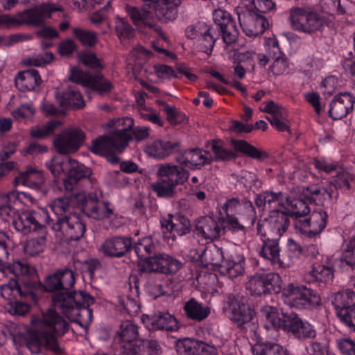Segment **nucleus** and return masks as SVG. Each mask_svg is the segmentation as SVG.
Wrapping results in <instances>:
<instances>
[{
  "instance_id": "nucleus-62",
  "label": "nucleus",
  "mask_w": 355,
  "mask_h": 355,
  "mask_svg": "<svg viewBox=\"0 0 355 355\" xmlns=\"http://www.w3.org/2000/svg\"><path fill=\"white\" fill-rule=\"evenodd\" d=\"M54 55L51 52H46L35 56L26 58L23 63L26 66L43 67L52 62Z\"/></svg>"
},
{
  "instance_id": "nucleus-25",
  "label": "nucleus",
  "mask_w": 355,
  "mask_h": 355,
  "mask_svg": "<svg viewBox=\"0 0 355 355\" xmlns=\"http://www.w3.org/2000/svg\"><path fill=\"white\" fill-rule=\"evenodd\" d=\"M141 321L149 330L166 329L174 331L179 328L176 318L168 312H160L152 316L144 315Z\"/></svg>"
},
{
  "instance_id": "nucleus-3",
  "label": "nucleus",
  "mask_w": 355,
  "mask_h": 355,
  "mask_svg": "<svg viewBox=\"0 0 355 355\" xmlns=\"http://www.w3.org/2000/svg\"><path fill=\"white\" fill-rule=\"evenodd\" d=\"M46 166L55 177L66 176L63 184L67 191L75 189L79 182L92 175L90 168L71 157H53Z\"/></svg>"
},
{
  "instance_id": "nucleus-49",
  "label": "nucleus",
  "mask_w": 355,
  "mask_h": 355,
  "mask_svg": "<svg viewBox=\"0 0 355 355\" xmlns=\"http://www.w3.org/2000/svg\"><path fill=\"white\" fill-rule=\"evenodd\" d=\"M310 275L313 280L325 283L331 282L334 275L333 268L325 264H314Z\"/></svg>"
},
{
  "instance_id": "nucleus-33",
  "label": "nucleus",
  "mask_w": 355,
  "mask_h": 355,
  "mask_svg": "<svg viewBox=\"0 0 355 355\" xmlns=\"http://www.w3.org/2000/svg\"><path fill=\"white\" fill-rule=\"evenodd\" d=\"M41 83L40 73L34 69L19 71L15 78L16 87L22 92L34 90Z\"/></svg>"
},
{
  "instance_id": "nucleus-31",
  "label": "nucleus",
  "mask_w": 355,
  "mask_h": 355,
  "mask_svg": "<svg viewBox=\"0 0 355 355\" xmlns=\"http://www.w3.org/2000/svg\"><path fill=\"white\" fill-rule=\"evenodd\" d=\"M332 184L329 187L317 184L311 185L302 189V197L309 202L318 205H323L333 198Z\"/></svg>"
},
{
  "instance_id": "nucleus-15",
  "label": "nucleus",
  "mask_w": 355,
  "mask_h": 355,
  "mask_svg": "<svg viewBox=\"0 0 355 355\" xmlns=\"http://www.w3.org/2000/svg\"><path fill=\"white\" fill-rule=\"evenodd\" d=\"M138 327L130 320L123 321L116 334V340L126 355H132L139 343Z\"/></svg>"
},
{
  "instance_id": "nucleus-35",
  "label": "nucleus",
  "mask_w": 355,
  "mask_h": 355,
  "mask_svg": "<svg viewBox=\"0 0 355 355\" xmlns=\"http://www.w3.org/2000/svg\"><path fill=\"white\" fill-rule=\"evenodd\" d=\"M244 265V257L241 254H235L224 259L218 271L224 276L235 278L243 272Z\"/></svg>"
},
{
  "instance_id": "nucleus-42",
  "label": "nucleus",
  "mask_w": 355,
  "mask_h": 355,
  "mask_svg": "<svg viewBox=\"0 0 355 355\" xmlns=\"http://www.w3.org/2000/svg\"><path fill=\"white\" fill-rule=\"evenodd\" d=\"M155 250V245L150 236H145L135 243V251L139 260V264L143 270L144 266H146V261L150 257L148 255L154 252Z\"/></svg>"
},
{
  "instance_id": "nucleus-20",
  "label": "nucleus",
  "mask_w": 355,
  "mask_h": 355,
  "mask_svg": "<svg viewBox=\"0 0 355 355\" xmlns=\"http://www.w3.org/2000/svg\"><path fill=\"white\" fill-rule=\"evenodd\" d=\"M261 318L266 322V329L273 327L276 329L285 330L290 320L291 313H284L281 309L272 305L266 304L260 309Z\"/></svg>"
},
{
  "instance_id": "nucleus-5",
  "label": "nucleus",
  "mask_w": 355,
  "mask_h": 355,
  "mask_svg": "<svg viewBox=\"0 0 355 355\" xmlns=\"http://www.w3.org/2000/svg\"><path fill=\"white\" fill-rule=\"evenodd\" d=\"M280 294L286 305L298 309H311L320 303V297L315 291L297 283L284 286Z\"/></svg>"
},
{
  "instance_id": "nucleus-63",
  "label": "nucleus",
  "mask_w": 355,
  "mask_h": 355,
  "mask_svg": "<svg viewBox=\"0 0 355 355\" xmlns=\"http://www.w3.org/2000/svg\"><path fill=\"white\" fill-rule=\"evenodd\" d=\"M249 22H250L260 35H262L265 30L269 27L268 19L260 12L252 11L249 13Z\"/></svg>"
},
{
  "instance_id": "nucleus-14",
  "label": "nucleus",
  "mask_w": 355,
  "mask_h": 355,
  "mask_svg": "<svg viewBox=\"0 0 355 355\" xmlns=\"http://www.w3.org/2000/svg\"><path fill=\"white\" fill-rule=\"evenodd\" d=\"M62 10V6H55L54 4L51 3H42L19 13V16L22 17L24 24L40 26L45 24L46 19L50 18L53 12H60Z\"/></svg>"
},
{
  "instance_id": "nucleus-38",
  "label": "nucleus",
  "mask_w": 355,
  "mask_h": 355,
  "mask_svg": "<svg viewBox=\"0 0 355 355\" xmlns=\"http://www.w3.org/2000/svg\"><path fill=\"white\" fill-rule=\"evenodd\" d=\"M35 233L37 236L28 239L24 247L25 253L31 257L40 255L46 247V227Z\"/></svg>"
},
{
  "instance_id": "nucleus-1",
  "label": "nucleus",
  "mask_w": 355,
  "mask_h": 355,
  "mask_svg": "<svg viewBox=\"0 0 355 355\" xmlns=\"http://www.w3.org/2000/svg\"><path fill=\"white\" fill-rule=\"evenodd\" d=\"M67 329V322L53 309L34 315L27 331L26 346L35 354L40 352L42 346L57 352L60 350L57 339Z\"/></svg>"
},
{
  "instance_id": "nucleus-64",
  "label": "nucleus",
  "mask_w": 355,
  "mask_h": 355,
  "mask_svg": "<svg viewBox=\"0 0 355 355\" xmlns=\"http://www.w3.org/2000/svg\"><path fill=\"white\" fill-rule=\"evenodd\" d=\"M272 58L274 62L270 67V72L276 76L283 74L288 67V62L286 55L279 52L277 55L275 54Z\"/></svg>"
},
{
  "instance_id": "nucleus-28",
  "label": "nucleus",
  "mask_w": 355,
  "mask_h": 355,
  "mask_svg": "<svg viewBox=\"0 0 355 355\" xmlns=\"http://www.w3.org/2000/svg\"><path fill=\"white\" fill-rule=\"evenodd\" d=\"M157 175L174 187L183 184L189 178V173L185 168L170 164L160 166L157 171Z\"/></svg>"
},
{
  "instance_id": "nucleus-18",
  "label": "nucleus",
  "mask_w": 355,
  "mask_h": 355,
  "mask_svg": "<svg viewBox=\"0 0 355 355\" xmlns=\"http://www.w3.org/2000/svg\"><path fill=\"white\" fill-rule=\"evenodd\" d=\"M227 309L230 318L238 326L250 322L254 315L253 309L239 297L229 298Z\"/></svg>"
},
{
  "instance_id": "nucleus-37",
  "label": "nucleus",
  "mask_w": 355,
  "mask_h": 355,
  "mask_svg": "<svg viewBox=\"0 0 355 355\" xmlns=\"http://www.w3.org/2000/svg\"><path fill=\"white\" fill-rule=\"evenodd\" d=\"M255 203L258 207H261L263 211L270 213V211L279 210L282 208V193L273 192H263L258 195L255 198Z\"/></svg>"
},
{
  "instance_id": "nucleus-26",
  "label": "nucleus",
  "mask_w": 355,
  "mask_h": 355,
  "mask_svg": "<svg viewBox=\"0 0 355 355\" xmlns=\"http://www.w3.org/2000/svg\"><path fill=\"white\" fill-rule=\"evenodd\" d=\"M148 6L156 17L162 21L167 22L174 20L178 15L177 8L182 3V0H153Z\"/></svg>"
},
{
  "instance_id": "nucleus-7",
  "label": "nucleus",
  "mask_w": 355,
  "mask_h": 355,
  "mask_svg": "<svg viewBox=\"0 0 355 355\" xmlns=\"http://www.w3.org/2000/svg\"><path fill=\"white\" fill-rule=\"evenodd\" d=\"M75 304L74 299L71 296L64 297L63 295H60L53 299V305L55 309H60L71 322L87 328L92 320V310L88 307H78L75 306Z\"/></svg>"
},
{
  "instance_id": "nucleus-19",
  "label": "nucleus",
  "mask_w": 355,
  "mask_h": 355,
  "mask_svg": "<svg viewBox=\"0 0 355 355\" xmlns=\"http://www.w3.org/2000/svg\"><path fill=\"white\" fill-rule=\"evenodd\" d=\"M160 223L162 229L167 231L166 239L175 240L177 236H182L189 231V220L181 214L168 215L162 218Z\"/></svg>"
},
{
  "instance_id": "nucleus-16",
  "label": "nucleus",
  "mask_w": 355,
  "mask_h": 355,
  "mask_svg": "<svg viewBox=\"0 0 355 355\" xmlns=\"http://www.w3.org/2000/svg\"><path fill=\"white\" fill-rule=\"evenodd\" d=\"M144 271L157 272L163 274H175L182 266V263L166 254H159L150 257L146 261Z\"/></svg>"
},
{
  "instance_id": "nucleus-17",
  "label": "nucleus",
  "mask_w": 355,
  "mask_h": 355,
  "mask_svg": "<svg viewBox=\"0 0 355 355\" xmlns=\"http://www.w3.org/2000/svg\"><path fill=\"white\" fill-rule=\"evenodd\" d=\"M12 212L8 216H13L12 225L17 231L23 234H28L46 228L45 225L39 224V221L37 220L35 216L37 212L25 210L16 214L15 209L12 208Z\"/></svg>"
},
{
  "instance_id": "nucleus-40",
  "label": "nucleus",
  "mask_w": 355,
  "mask_h": 355,
  "mask_svg": "<svg viewBox=\"0 0 355 355\" xmlns=\"http://www.w3.org/2000/svg\"><path fill=\"white\" fill-rule=\"evenodd\" d=\"M253 355H289L287 349L272 341H257L252 344Z\"/></svg>"
},
{
  "instance_id": "nucleus-52",
  "label": "nucleus",
  "mask_w": 355,
  "mask_h": 355,
  "mask_svg": "<svg viewBox=\"0 0 355 355\" xmlns=\"http://www.w3.org/2000/svg\"><path fill=\"white\" fill-rule=\"evenodd\" d=\"M332 304L338 309L343 307L350 306L351 304L355 303V293L350 289H346L338 292L332 296Z\"/></svg>"
},
{
  "instance_id": "nucleus-9",
  "label": "nucleus",
  "mask_w": 355,
  "mask_h": 355,
  "mask_svg": "<svg viewBox=\"0 0 355 355\" xmlns=\"http://www.w3.org/2000/svg\"><path fill=\"white\" fill-rule=\"evenodd\" d=\"M327 218V213L320 209L313 211L308 218L295 220V227L303 236L314 238L320 235L326 227Z\"/></svg>"
},
{
  "instance_id": "nucleus-34",
  "label": "nucleus",
  "mask_w": 355,
  "mask_h": 355,
  "mask_svg": "<svg viewBox=\"0 0 355 355\" xmlns=\"http://www.w3.org/2000/svg\"><path fill=\"white\" fill-rule=\"evenodd\" d=\"M304 200L305 199L302 197V193H300V198L288 196L282 203V208L285 209L288 216L295 217V220L302 218L310 212V208Z\"/></svg>"
},
{
  "instance_id": "nucleus-47",
  "label": "nucleus",
  "mask_w": 355,
  "mask_h": 355,
  "mask_svg": "<svg viewBox=\"0 0 355 355\" xmlns=\"http://www.w3.org/2000/svg\"><path fill=\"white\" fill-rule=\"evenodd\" d=\"M302 253V248L293 239H288L285 254H282V268H286L292 266L299 259Z\"/></svg>"
},
{
  "instance_id": "nucleus-39",
  "label": "nucleus",
  "mask_w": 355,
  "mask_h": 355,
  "mask_svg": "<svg viewBox=\"0 0 355 355\" xmlns=\"http://www.w3.org/2000/svg\"><path fill=\"white\" fill-rule=\"evenodd\" d=\"M222 209L226 216L229 215H251L254 208L250 201H239L236 198L227 200L222 206Z\"/></svg>"
},
{
  "instance_id": "nucleus-6",
  "label": "nucleus",
  "mask_w": 355,
  "mask_h": 355,
  "mask_svg": "<svg viewBox=\"0 0 355 355\" xmlns=\"http://www.w3.org/2000/svg\"><path fill=\"white\" fill-rule=\"evenodd\" d=\"M78 208L82 210L87 216L97 220L110 218L113 214V210L110 207L107 201L100 202L97 194L91 192L78 193L74 198Z\"/></svg>"
},
{
  "instance_id": "nucleus-43",
  "label": "nucleus",
  "mask_w": 355,
  "mask_h": 355,
  "mask_svg": "<svg viewBox=\"0 0 355 355\" xmlns=\"http://www.w3.org/2000/svg\"><path fill=\"white\" fill-rule=\"evenodd\" d=\"M76 196V194H73L70 197L58 198L50 204L51 210L58 216V218L74 213L71 210L73 207H77L76 200H74Z\"/></svg>"
},
{
  "instance_id": "nucleus-13",
  "label": "nucleus",
  "mask_w": 355,
  "mask_h": 355,
  "mask_svg": "<svg viewBox=\"0 0 355 355\" xmlns=\"http://www.w3.org/2000/svg\"><path fill=\"white\" fill-rule=\"evenodd\" d=\"M214 21L219 28L223 41L226 45L230 46L237 42L239 31L229 12L223 10H216L214 13Z\"/></svg>"
},
{
  "instance_id": "nucleus-44",
  "label": "nucleus",
  "mask_w": 355,
  "mask_h": 355,
  "mask_svg": "<svg viewBox=\"0 0 355 355\" xmlns=\"http://www.w3.org/2000/svg\"><path fill=\"white\" fill-rule=\"evenodd\" d=\"M184 311L187 318L202 321L210 314L209 306L203 305L194 299L189 300L184 305Z\"/></svg>"
},
{
  "instance_id": "nucleus-11",
  "label": "nucleus",
  "mask_w": 355,
  "mask_h": 355,
  "mask_svg": "<svg viewBox=\"0 0 355 355\" xmlns=\"http://www.w3.org/2000/svg\"><path fill=\"white\" fill-rule=\"evenodd\" d=\"M52 229L57 232L62 231L69 239L78 240L83 236L86 227L80 215L73 213L58 218Z\"/></svg>"
},
{
  "instance_id": "nucleus-51",
  "label": "nucleus",
  "mask_w": 355,
  "mask_h": 355,
  "mask_svg": "<svg viewBox=\"0 0 355 355\" xmlns=\"http://www.w3.org/2000/svg\"><path fill=\"white\" fill-rule=\"evenodd\" d=\"M231 143L236 152L243 153L244 155H269L270 154V152L258 149L244 140L232 139Z\"/></svg>"
},
{
  "instance_id": "nucleus-23",
  "label": "nucleus",
  "mask_w": 355,
  "mask_h": 355,
  "mask_svg": "<svg viewBox=\"0 0 355 355\" xmlns=\"http://www.w3.org/2000/svg\"><path fill=\"white\" fill-rule=\"evenodd\" d=\"M354 103L355 97L349 92H343L336 95L329 105V116L334 120L345 117L352 112Z\"/></svg>"
},
{
  "instance_id": "nucleus-53",
  "label": "nucleus",
  "mask_w": 355,
  "mask_h": 355,
  "mask_svg": "<svg viewBox=\"0 0 355 355\" xmlns=\"http://www.w3.org/2000/svg\"><path fill=\"white\" fill-rule=\"evenodd\" d=\"M59 273V279L60 280L62 292H59L55 295L52 300L62 293L66 296L67 294H71L72 293L68 292V290L71 288L75 283V275L74 272L68 268L57 271Z\"/></svg>"
},
{
  "instance_id": "nucleus-21",
  "label": "nucleus",
  "mask_w": 355,
  "mask_h": 355,
  "mask_svg": "<svg viewBox=\"0 0 355 355\" xmlns=\"http://www.w3.org/2000/svg\"><path fill=\"white\" fill-rule=\"evenodd\" d=\"M289 220L288 214L283 211H270L269 216L263 220L259 222L257 229L259 234L265 236L261 232V227H268L275 235L281 236L288 229Z\"/></svg>"
},
{
  "instance_id": "nucleus-61",
  "label": "nucleus",
  "mask_w": 355,
  "mask_h": 355,
  "mask_svg": "<svg viewBox=\"0 0 355 355\" xmlns=\"http://www.w3.org/2000/svg\"><path fill=\"white\" fill-rule=\"evenodd\" d=\"M73 33L83 45L93 46L98 42L97 35L94 32L74 28Z\"/></svg>"
},
{
  "instance_id": "nucleus-50",
  "label": "nucleus",
  "mask_w": 355,
  "mask_h": 355,
  "mask_svg": "<svg viewBox=\"0 0 355 355\" xmlns=\"http://www.w3.org/2000/svg\"><path fill=\"white\" fill-rule=\"evenodd\" d=\"M264 281V275L257 273L249 278L246 284V290L253 296L266 294Z\"/></svg>"
},
{
  "instance_id": "nucleus-24",
  "label": "nucleus",
  "mask_w": 355,
  "mask_h": 355,
  "mask_svg": "<svg viewBox=\"0 0 355 355\" xmlns=\"http://www.w3.org/2000/svg\"><path fill=\"white\" fill-rule=\"evenodd\" d=\"M180 143L179 141L172 142L170 141L157 139L147 146L145 148V152L148 155H161L164 153H180L182 155L192 153H202V149L198 148L180 150Z\"/></svg>"
},
{
  "instance_id": "nucleus-41",
  "label": "nucleus",
  "mask_w": 355,
  "mask_h": 355,
  "mask_svg": "<svg viewBox=\"0 0 355 355\" xmlns=\"http://www.w3.org/2000/svg\"><path fill=\"white\" fill-rule=\"evenodd\" d=\"M202 261L205 262L206 267L218 271L224 261L223 252L216 245H211L203 250Z\"/></svg>"
},
{
  "instance_id": "nucleus-30",
  "label": "nucleus",
  "mask_w": 355,
  "mask_h": 355,
  "mask_svg": "<svg viewBox=\"0 0 355 355\" xmlns=\"http://www.w3.org/2000/svg\"><path fill=\"white\" fill-rule=\"evenodd\" d=\"M19 279L10 278L6 284L0 286L1 295L8 300L9 304H12V300L18 296L25 297L28 295L31 296L33 295L31 285L21 286L19 284Z\"/></svg>"
},
{
  "instance_id": "nucleus-4",
  "label": "nucleus",
  "mask_w": 355,
  "mask_h": 355,
  "mask_svg": "<svg viewBox=\"0 0 355 355\" xmlns=\"http://www.w3.org/2000/svg\"><path fill=\"white\" fill-rule=\"evenodd\" d=\"M288 21L293 31L306 34H315L328 25V19L316 11L294 7L289 11Z\"/></svg>"
},
{
  "instance_id": "nucleus-59",
  "label": "nucleus",
  "mask_w": 355,
  "mask_h": 355,
  "mask_svg": "<svg viewBox=\"0 0 355 355\" xmlns=\"http://www.w3.org/2000/svg\"><path fill=\"white\" fill-rule=\"evenodd\" d=\"M61 125L58 121H48L44 126L35 127L31 130V135L34 138L44 139L54 133L55 129Z\"/></svg>"
},
{
  "instance_id": "nucleus-27",
  "label": "nucleus",
  "mask_w": 355,
  "mask_h": 355,
  "mask_svg": "<svg viewBox=\"0 0 355 355\" xmlns=\"http://www.w3.org/2000/svg\"><path fill=\"white\" fill-rule=\"evenodd\" d=\"M284 331L291 334L294 337L302 338H313L316 336L313 326L306 320H302L295 313H291L290 320Z\"/></svg>"
},
{
  "instance_id": "nucleus-36",
  "label": "nucleus",
  "mask_w": 355,
  "mask_h": 355,
  "mask_svg": "<svg viewBox=\"0 0 355 355\" xmlns=\"http://www.w3.org/2000/svg\"><path fill=\"white\" fill-rule=\"evenodd\" d=\"M259 253L263 259L270 261L273 265L282 268V254H280V248L277 239H263Z\"/></svg>"
},
{
  "instance_id": "nucleus-46",
  "label": "nucleus",
  "mask_w": 355,
  "mask_h": 355,
  "mask_svg": "<svg viewBox=\"0 0 355 355\" xmlns=\"http://www.w3.org/2000/svg\"><path fill=\"white\" fill-rule=\"evenodd\" d=\"M13 201L15 204H21L28 206L35 202V199L26 192L12 191L7 193L0 195V205H8L9 202Z\"/></svg>"
},
{
  "instance_id": "nucleus-60",
  "label": "nucleus",
  "mask_w": 355,
  "mask_h": 355,
  "mask_svg": "<svg viewBox=\"0 0 355 355\" xmlns=\"http://www.w3.org/2000/svg\"><path fill=\"white\" fill-rule=\"evenodd\" d=\"M320 5L323 12L333 15H343L345 10L340 3V0H320Z\"/></svg>"
},
{
  "instance_id": "nucleus-58",
  "label": "nucleus",
  "mask_w": 355,
  "mask_h": 355,
  "mask_svg": "<svg viewBox=\"0 0 355 355\" xmlns=\"http://www.w3.org/2000/svg\"><path fill=\"white\" fill-rule=\"evenodd\" d=\"M343 250L341 260L347 265H355V234L344 241Z\"/></svg>"
},
{
  "instance_id": "nucleus-56",
  "label": "nucleus",
  "mask_w": 355,
  "mask_h": 355,
  "mask_svg": "<svg viewBox=\"0 0 355 355\" xmlns=\"http://www.w3.org/2000/svg\"><path fill=\"white\" fill-rule=\"evenodd\" d=\"M264 275V284L266 293H281L282 291L283 282L282 277L277 274L274 272L263 274Z\"/></svg>"
},
{
  "instance_id": "nucleus-32",
  "label": "nucleus",
  "mask_w": 355,
  "mask_h": 355,
  "mask_svg": "<svg viewBox=\"0 0 355 355\" xmlns=\"http://www.w3.org/2000/svg\"><path fill=\"white\" fill-rule=\"evenodd\" d=\"M132 245V241L130 238L114 237L106 240L101 249L106 256L120 257L130 250Z\"/></svg>"
},
{
  "instance_id": "nucleus-57",
  "label": "nucleus",
  "mask_w": 355,
  "mask_h": 355,
  "mask_svg": "<svg viewBox=\"0 0 355 355\" xmlns=\"http://www.w3.org/2000/svg\"><path fill=\"white\" fill-rule=\"evenodd\" d=\"M20 178L23 183H33L37 187H40L44 182L42 172L33 167H28L26 171L21 173Z\"/></svg>"
},
{
  "instance_id": "nucleus-12",
  "label": "nucleus",
  "mask_w": 355,
  "mask_h": 355,
  "mask_svg": "<svg viewBox=\"0 0 355 355\" xmlns=\"http://www.w3.org/2000/svg\"><path fill=\"white\" fill-rule=\"evenodd\" d=\"M225 221L217 217L204 216L196 223V234L207 243L216 239L225 234Z\"/></svg>"
},
{
  "instance_id": "nucleus-48",
  "label": "nucleus",
  "mask_w": 355,
  "mask_h": 355,
  "mask_svg": "<svg viewBox=\"0 0 355 355\" xmlns=\"http://www.w3.org/2000/svg\"><path fill=\"white\" fill-rule=\"evenodd\" d=\"M134 350L132 355H158L162 352L159 344L154 340H140Z\"/></svg>"
},
{
  "instance_id": "nucleus-45",
  "label": "nucleus",
  "mask_w": 355,
  "mask_h": 355,
  "mask_svg": "<svg viewBox=\"0 0 355 355\" xmlns=\"http://www.w3.org/2000/svg\"><path fill=\"white\" fill-rule=\"evenodd\" d=\"M200 34L198 44L200 50L210 55L220 34L214 27H207L205 31L201 32Z\"/></svg>"
},
{
  "instance_id": "nucleus-29",
  "label": "nucleus",
  "mask_w": 355,
  "mask_h": 355,
  "mask_svg": "<svg viewBox=\"0 0 355 355\" xmlns=\"http://www.w3.org/2000/svg\"><path fill=\"white\" fill-rule=\"evenodd\" d=\"M55 96L60 105L65 109L71 107L73 109L79 110L85 105L82 94L73 85H69L66 90L62 92L57 90Z\"/></svg>"
},
{
  "instance_id": "nucleus-8",
  "label": "nucleus",
  "mask_w": 355,
  "mask_h": 355,
  "mask_svg": "<svg viewBox=\"0 0 355 355\" xmlns=\"http://www.w3.org/2000/svg\"><path fill=\"white\" fill-rule=\"evenodd\" d=\"M69 80L100 94L110 92L113 87L112 83L103 75H93L78 69H71Z\"/></svg>"
},
{
  "instance_id": "nucleus-55",
  "label": "nucleus",
  "mask_w": 355,
  "mask_h": 355,
  "mask_svg": "<svg viewBox=\"0 0 355 355\" xmlns=\"http://www.w3.org/2000/svg\"><path fill=\"white\" fill-rule=\"evenodd\" d=\"M337 316L346 327L355 331V305L343 307L337 311Z\"/></svg>"
},
{
  "instance_id": "nucleus-54",
  "label": "nucleus",
  "mask_w": 355,
  "mask_h": 355,
  "mask_svg": "<svg viewBox=\"0 0 355 355\" xmlns=\"http://www.w3.org/2000/svg\"><path fill=\"white\" fill-rule=\"evenodd\" d=\"M128 13L135 24H139L145 20L153 17V12L149 6H144L141 10L137 7L127 6Z\"/></svg>"
},
{
  "instance_id": "nucleus-2",
  "label": "nucleus",
  "mask_w": 355,
  "mask_h": 355,
  "mask_svg": "<svg viewBox=\"0 0 355 355\" xmlns=\"http://www.w3.org/2000/svg\"><path fill=\"white\" fill-rule=\"evenodd\" d=\"M130 124L128 128L116 130L112 136L103 135L98 137L92 141L89 146L90 152L98 155H114L121 153L132 140V133L137 140H143L148 137V127H137L130 131L132 125L131 119L128 118Z\"/></svg>"
},
{
  "instance_id": "nucleus-10",
  "label": "nucleus",
  "mask_w": 355,
  "mask_h": 355,
  "mask_svg": "<svg viewBox=\"0 0 355 355\" xmlns=\"http://www.w3.org/2000/svg\"><path fill=\"white\" fill-rule=\"evenodd\" d=\"M85 139V134L78 128H69L56 136L53 145L61 155L75 153Z\"/></svg>"
},
{
  "instance_id": "nucleus-22",
  "label": "nucleus",
  "mask_w": 355,
  "mask_h": 355,
  "mask_svg": "<svg viewBox=\"0 0 355 355\" xmlns=\"http://www.w3.org/2000/svg\"><path fill=\"white\" fill-rule=\"evenodd\" d=\"M177 352L180 355H216L217 349L195 339L183 338L177 341Z\"/></svg>"
}]
</instances>
